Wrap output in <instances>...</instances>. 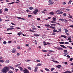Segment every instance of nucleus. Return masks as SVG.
Wrapping results in <instances>:
<instances>
[{"mask_svg": "<svg viewBox=\"0 0 73 73\" xmlns=\"http://www.w3.org/2000/svg\"><path fill=\"white\" fill-rule=\"evenodd\" d=\"M29 9H30V10H32V9H33V7H30Z\"/></svg>", "mask_w": 73, "mask_h": 73, "instance_id": "e433bc0d", "label": "nucleus"}, {"mask_svg": "<svg viewBox=\"0 0 73 73\" xmlns=\"http://www.w3.org/2000/svg\"><path fill=\"white\" fill-rule=\"evenodd\" d=\"M8 73H13V72L11 70H10L8 72Z\"/></svg>", "mask_w": 73, "mask_h": 73, "instance_id": "f704fd0d", "label": "nucleus"}, {"mask_svg": "<svg viewBox=\"0 0 73 73\" xmlns=\"http://www.w3.org/2000/svg\"><path fill=\"white\" fill-rule=\"evenodd\" d=\"M25 46H29V44H25Z\"/></svg>", "mask_w": 73, "mask_h": 73, "instance_id": "4d7b16f0", "label": "nucleus"}, {"mask_svg": "<svg viewBox=\"0 0 73 73\" xmlns=\"http://www.w3.org/2000/svg\"><path fill=\"white\" fill-rule=\"evenodd\" d=\"M37 69H38V68L35 67L34 70L35 72H36L37 71Z\"/></svg>", "mask_w": 73, "mask_h": 73, "instance_id": "1a4fd4ad", "label": "nucleus"}, {"mask_svg": "<svg viewBox=\"0 0 73 73\" xmlns=\"http://www.w3.org/2000/svg\"><path fill=\"white\" fill-rule=\"evenodd\" d=\"M11 42H11V41H9L8 42V43H9V44H11Z\"/></svg>", "mask_w": 73, "mask_h": 73, "instance_id": "680f3d73", "label": "nucleus"}, {"mask_svg": "<svg viewBox=\"0 0 73 73\" xmlns=\"http://www.w3.org/2000/svg\"><path fill=\"white\" fill-rule=\"evenodd\" d=\"M66 57H67L68 58H70V56H69V55H67Z\"/></svg>", "mask_w": 73, "mask_h": 73, "instance_id": "bf43d9fd", "label": "nucleus"}, {"mask_svg": "<svg viewBox=\"0 0 73 73\" xmlns=\"http://www.w3.org/2000/svg\"><path fill=\"white\" fill-rule=\"evenodd\" d=\"M23 72L24 73H28L29 72V71L25 68H24V70H23Z\"/></svg>", "mask_w": 73, "mask_h": 73, "instance_id": "f03ea898", "label": "nucleus"}, {"mask_svg": "<svg viewBox=\"0 0 73 73\" xmlns=\"http://www.w3.org/2000/svg\"><path fill=\"white\" fill-rule=\"evenodd\" d=\"M59 13H60V15H61V14H62V13H63L62 11H61V12L60 11Z\"/></svg>", "mask_w": 73, "mask_h": 73, "instance_id": "6e6d98bb", "label": "nucleus"}, {"mask_svg": "<svg viewBox=\"0 0 73 73\" xmlns=\"http://www.w3.org/2000/svg\"><path fill=\"white\" fill-rule=\"evenodd\" d=\"M56 25L55 24H50V25L51 26H55Z\"/></svg>", "mask_w": 73, "mask_h": 73, "instance_id": "c756f323", "label": "nucleus"}, {"mask_svg": "<svg viewBox=\"0 0 73 73\" xmlns=\"http://www.w3.org/2000/svg\"><path fill=\"white\" fill-rule=\"evenodd\" d=\"M11 23V24H12V25H16V24H15L12 23Z\"/></svg>", "mask_w": 73, "mask_h": 73, "instance_id": "de8ad7c7", "label": "nucleus"}, {"mask_svg": "<svg viewBox=\"0 0 73 73\" xmlns=\"http://www.w3.org/2000/svg\"><path fill=\"white\" fill-rule=\"evenodd\" d=\"M73 60V58H71L70 59V61H72Z\"/></svg>", "mask_w": 73, "mask_h": 73, "instance_id": "8fccbe9b", "label": "nucleus"}, {"mask_svg": "<svg viewBox=\"0 0 73 73\" xmlns=\"http://www.w3.org/2000/svg\"><path fill=\"white\" fill-rule=\"evenodd\" d=\"M7 29V31H11L12 29H14L13 28H8Z\"/></svg>", "mask_w": 73, "mask_h": 73, "instance_id": "423d86ee", "label": "nucleus"}, {"mask_svg": "<svg viewBox=\"0 0 73 73\" xmlns=\"http://www.w3.org/2000/svg\"><path fill=\"white\" fill-rule=\"evenodd\" d=\"M41 65H42V64H41V63H38L36 65V66H41Z\"/></svg>", "mask_w": 73, "mask_h": 73, "instance_id": "2eb2a0df", "label": "nucleus"}, {"mask_svg": "<svg viewBox=\"0 0 73 73\" xmlns=\"http://www.w3.org/2000/svg\"><path fill=\"white\" fill-rule=\"evenodd\" d=\"M17 19H20L21 20H24L25 19L24 18H22L20 17H17Z\"/></svg>", "mask_w": 73, "mask_h": 73, "instance_id": "0eeeda50", "label": "nucleus"}, {"mask_svg": "<svg viewBox=\"0 0 73 73\" xmlns=\"http://www.w3.org/2000/svg\"><path fill=\"white\" fill-rule=\"evenodd\" d=\"M38 12V10L37 9H36L34 11H33V13L34 14H36L37 12Z\"/></svg>", "mask_w": 73, "mask_h": 73, "instance_id": "7ed1b4c3", "label": "nucleus"}, {"mask_svg": "<svg viewBox=\"0 0 73 73\" xmlns=\"http://www.w3.org/2000/svg\"><path fill=\"white\" fill-rule=\"evenodd\" d=\"M29 31V32H33V33H35V31H33V30H31V29H30Z\"/></svg>", "mask_w": 73, "mask_h": 73, "instance_id": "393cba45", "label": "nucleus"}, {"mask_svg": "<svg viewBox=\"0 0 73 73\" xmlns=\"http://www.w3.org/2000/svg\"><path fill=\"white\" fill-rule=\"evenodd\" d=\"M49 14H50V15H54V13L50 12Z\"/></svg>", "mask_w": 73, "mask_h": 73, "instance_id": "cd10ccee", "label": "nucleus"}, {"mask_svg": "<svg viewBox=\"0 0 73 73\" xmlns=\"http://www.w3.org/2000/svg\"><path fill=\"white\" fill-rule=\"evenodd\" d=\"M46 27H50V25L48 24V25H45Z\"/></svg>", "mask_w": 73, "mask_h": 73, "instance_id": "7c9ffc66", "label": "nucleus"}, {"mask_svg": "<svg viewBox=\"0 0 73 73\" xmlns=\"http://www.w3.org/2000/svg\"><path fill=\"white\" fill-rule=\"evenodd\" d=\"M4 62V61L2 60H0V62H2V63H3V62Z\"/></svg>", "mask_w": 73, "mask_h": 73, "instance_id": "bb28decb", "label": "nucleus"}, {"mask_svg": "<svg viewBox=\"0 0 73 73\" xmlns=\"http://www.w3.org/2000/svg\"><path fill=\"white\" fill-rule=\"evenodd\" d=\"M45 69L46 70V71H47L48 72H49V71H50L49 70V69L48 68H45Z\"/></svg>", "mask_w": 73, "mask_h": 73, "instance_id": "4be33fe9", "label": "nucleus"}, {"mask_svg": "<svg viewBox=\"0 0 73 73\" xmlns=\"http://www.w3.org/2000/svg\"><path fill=\"white\" fill-rule=\"evenodd\" d=\"M53 32H57L58 33V31H57V30L54 29V30L53 31Z\"/></svg>", "mask_w": 73, "mask_h": 73, "instance_id": "dca6fc26", "label": "nucleus"}, {"mask_svg": "<svg viewBox=\"0 0 73 73\" xmlns=\"http://www.w3.org/2000/svg\"><path fill=\"white\" fill-rule=\"evenodd\" d=\"M53 19L54 21H56V18H55V17H54L53 18Z\"/></svg>", "mask_w": 73, "mask_h": 73, "instance_id": "5701e85b", "label": "nucleus"}, {"mask_svg": "<svg viewBox=\"0 0 73 73\" xmlns=\"http://www.w3.org/2000/svg\"><path fill=\"white\" fill-rule=\"evenodd\" d=\"M52 61L53 62H56V63H59V62H58L56 61V60H52Z\"/></svg>", "mask_w": 73, "mask_h": 73, "instance_id": "412c9836", "label": "nucleus"}, {"mask_svg": "<svg viewBox=\"0 0 73 73\" xmlns=\"http://www.w3.org/2000/svg\"><path fill=\"white\" fill-rule=\"evenodd\" d=\"M5 33V34H8L9 35H12V33Z\"/></svg>", "mask_w": 73, "mask_h": 73, "instance_id": "473e14b6", "label": "nucleus"}, {"mask_svg": "<svg viewBox=\"0 0 73 73\" xmlns=\"http://www.w3.org/2000/svg\"><path fill=\"white\" fill-rule=\"evenodd\" d=\"M50 28H52V29H55V27H53L52 26H50Z\"/></svg>", "mask_w": 73, "mask_h": 73, "instance_id": "2f4dec72", "label": "nucleus"}, {"mask_svg": "<svg viewBox=\"0 0 73 73\" xmlns=\"http://www.w3.org/2000/svg\"><path fill=\"white\" fill-rule=\"evenodd\" d=\"M60 37H64V38H66V36L65 35H62Z\"/></svg>", "mask_w": 73, "mask_h": 73, "instance_id": "9d476101", "label": "nucleus"}, {"mask_svg": "<svg viewBox=\"0 0 73 73\" xmlns=\"http://www.w3.org/2000/svg\"><path fill=\"white\" fill-rule=\"evenodd\" d=\"M66 72H67L68 73H72V72H71V71L68 70L66 71Z\"/></svg>", "mask_w": 73, "mask_h": 73, "instance_id": "58836bf2", "label": "nucleus"}, {"mask_svg": "<svg viewBox=\"0 0 73 73\" xmlns=\"http://www.w3.org/2000/svg\"><path fill=\"white\" fill-rule=\"evenodd\" d=\"M9 70H10L9 67L6 66L2 69L1 71L3 73H7V72L9 71Z\"/></svg>", "mask_w": 73, "mask_h": 73, "instance_id": "f257e3e1", "label": "nucleus"}, {"mask_svg": "<svg viewBox=\"0 0 73 73\" xmlns=\"http://www.w3.org/2000/svg\"><path fill=\"white\" fill-rule=\"evenodd\" d=\"M72 0H70L68 2V4H70L71 3H72Z\"/></svg>", "mask_w": 73, "mask_h": 73, "instance_id": "f3484780", "label": "nucleus"}, {"mask_svg": "<svg viewBox=\"0 0 73 73\" xmlns=\"http://www.w3.org/2000/svg\"><path fill=\"white\" fill-rule=\"evenodd\" d=\"M11 52L13 53H15L16 52V49H15V48H13V49L12 50Z\"/></svg>", "mask_w": 73, "mask_h": 73, "instance_id": "39448f33", "label": "nucleus"}, {"mask_svg": "<svg viewBox=\"0 0 73 73\" xmlns=\"http://www.w3.org/2000/svg\"><path fill=\"white\" fill-rule=\"evenodd\" d=\"M67 32H69V31H68V29H66L65 30V33H67Z\"/></svg>", "mask_w": 73, "mask_h": 73, "instance_id": "ddd939ff", "label": "nucleus"}, {"mask_svg": "<svg viewBox=\"0 0 73 73\" xmlns=\"http://www.w3.org/2000/svg\"><path fill=\"white\" fill-rule=\"evenodd\" d=\"M42 50V52H47V51H46V50Z\"/></svg>", "mask_w": 73, "mask_h": 73, "instance_id": "a19ab883", "label": "nucleus"}, {"mask_svg": "<svg viewBox=\"0 0 73 73\" xmlns=\"http://www.w3.org/2000/svg\"><path fill=\"white\" fill-rule=\"evenodd\" d=\"M59 21H64V19H59Z\"/></svg>", "mask_w": 73, "mask_h": 73, "instance_id": "aec40b11", "label": "nucleus"}, {"mask_svg": "<svg viewBox=\"0 0 73 73\" xmlns=\"http://www.w3.org/2000/svg\"><path fill=\"white\" fill-rule=\"evenodd\" d=\"M56 35V33H55V32H53L51 34V35H52V36H53L54 35Z\"/></svg>", "mask_w": 73, "mask_h": 73, "instance_id": "a878e982", "label": "nucleus"}, {"mask_svg": "<svg viewBox=\"0 0 73 73\" xmlns=\"http://www.w3.org/2000/svg\"><path fill=\"white\" fill-rule=\"evenodd\" d=\"M14 3H15V2H12L10 3H9V4L11 5V4H14Z\"/></svg>", "mask_w": 73, "mask_h": 73, "instance_id": "72a5a7b5", "label": "nucleus"}, {"mask_svg": "<svg viewBox=\"0 0 73 73\" xmlns=\"http://www.w3.org/2000/svg\"><path fill=\"white\" fill-rule=\"evenodd\" d=\"M56 68H58V69H61V67H59V66H56Z\"/></svg>", "mask_w": 73, "mask_h": 73, "instance_id": "5fc2aeb1", "label": "nucleus"}, {"mask_svg": "<svg viewBox=\"0 0 73 73\" xmlns=\"http://www.w3.org/2000/svg\"><path fill=\"white\" fill-rule=\"evenodd\" d=\"M64 52H68V51L66 50H64Z\"/></svg>", "mask_w": 73, "mask_h": 73, "instance_id": "338daca9", "label": "nucleus"}, {"mask_svg": "<svg viewBox=\"0 0 73 73\" xmlns=\"http://www.w3.org/2000/svg\"><path fill=\"white\" fill-rule=\"evenodd\" d=\"M6 63H9V60H8L5 61Z\"/></svg>", "mask_w": 73, "mask_h": 73, "instance_id": "c85d7f7f", "label": "nucleus"}, {"mask_svg": "<svg viewBox=\"0 0 73 73\" xmlns=\"http://www.w3.org/2000/svg\"><path fill=\"white\" fill-rule=\"evenodd\" d=\"M33 34L34 35V36H36V37H38V36H40V35H39L36 34L34 33Z\"/></svg>", "mask_w": 73, "mask_h": 73, "instance_id": "4468645a", "label": "nucleus"}, {"mask_svg": "<svg viewBox=\"0 0 73 73\" xmlns=\"http://www.w3.org/2000/svg\"><path fill=\"white\" fill-rule=\"evenodd\" d=\"M25 61H26V62H29V61H31L30 60H28L26 61V60H25Z\"/></svg>", "mask_w": 73, "mask_h": 73, "instance_id": "09e8293b", "label": "nucleus"}, {"mask_svg": "<svg viewBox=\"0 0 73 73\" xmlns=\"http://www.w3.org/2000/svg\"><path fill=\"white\" fill-rule=\"evenodd\" d=\"M65 44H69V43L68 42H66L65 43H64Z\"/></svg>", "mask_w": 73, "mask_h": 73, "instance_id": "a18cd8bd", "label": "nucleus"}, {"mask_svg": "<svg viewBox=\"0 0 73 73\" xmlns=\"http://www.w3.org/2000/svg\"><path fill=\"white\" fill-rule=\"evenodd\" d=\"M59 44H65V42H59Z\"/></svg>", "mask_w": 73, "mask_h": 73, "instance_id": "6ab92c4d", "label": "nucleus"}, {"mask_svg": "<svg viewBox=\"0 0 73 73\" xmlns=\"http://www.w3.org/2000/svg\"><path fill=\"white\" fill-rule=\"evenodd\" d=\"M14 27V26H10V28H13Z\"/></svg>", "mask_w": 73, "mask_h": 73, "instance_id": "69168bd1", "label": "nucleus"}, {"mask_svg": "<svg viewBox=\"0 0 73 73\" xmlns=\"http://www.w3.org/2000/svg\"><path fill=\"white\" fill-rule=\"evenodd\" d=\"M2 21H3V19L1 18H0V22Z\"/></svg>", "mask_w": 73, "mask_h": 73, "instance_id": "0e129e2a", "label": "nucleus"}, {"mask_svg": "<svg viewBox=\"0 0 73 73\" xmlns=\"http://www.w3.org/2000/svg\"><path fill=\"white\" fill-rule=\"evenodd\" d=\"M21 33H20V32H19V33H18L17 35L18 36H21V34H20Z\"/></svg>", "mask_w": 73, "mask_h": 73, "instance_id": "79ce46f5", "label": "nucleus"}, {"mask_svg": "<svg viewBox=\"0 0 73 73\" xmlns=\"http://www.w3.org/2000/svg\"><path fill=\"white\" fill-rule=\"evenodd\" d=\"M63 15L64 16H66V13H64L63 14Z\"/></svg>", "mask_w": 73, "mask_h": 73, "instance_id": "37998d69", "label": "nucleus"}, {"mask_svg": "<svg viewBox=\"0 0 73 73\" xmlns=\"http://www.w3.org/2000/svg\"><path fill=\"white\" fill-rule=\"evenodd\" d=\"M5 11H8V9L7 8L5 9Z\"/></svg>", "mask_w": 73, "mask_h": 73, "instance_id": "603ef678", "label": "nucleus"}, {"mask_svg": "<svg viewBox=\"0 0 73 73\" xmlns=\"http://www.w3.org/2000/svg\"><path fill=\"white\" fill-rule=\"evenodd\" d=\"M64 54H65L66 55H68V53L67 52H64Z\"/></svg>", "mask_w": 73, "mask_h": 73, "instance_id": "c03bdc74", "label": "nucleus"}, {"mask_svg": "<svg viewBox=\"0 0 73 73\" xmlns=\"http://www.w3.org/2000/svg\"><path fill=\"white\" fill-rule=\"evenodd\" d=\"M67 40H71V38H68V39Z\"/></svg>", "mask_w": 73, "mask_h": 73, "instance_id": "052dcab7", "label": "nucleus"}, {"mask_svg": "<svg viewBox=\"0 0 73 73\" xmlns=\"http://www.w3.org/2000/svg\"><path fill=\"white\" fill-rule=\"evenodd\" d=\"M60 46H61V47H62V48H66V47H65V46H64V45H63L60 44Z\"/></svg>", "mask_w": 73, "mask_h": 73, "instance_id": "9b49d317", "label": "nucleus"}, {"mask_svg": "<svg viewBox=\"0 0 73 73\" xmlns=\"http://www.w3.org/2000/svg\"><path fill=\"white\" fill-rule=\"evenodd\" d=\"M62 4H63V5H65V4H66V3L64 2Z\"/></svg>", "mask_w": 73, "mask_h": 73, "instance_id": "e2e57ef3", "label": "nucleus"}, {"mask_svg": "<svg viewBox=\"0 0 73 73\" xmlns=\"http://www.w3.org/2000/svg\"><path fill=\"white\" fill-rule=\"evenodd\" d=\"M70 27L71 28H73V25H70Z\"/></svg>", "mask_w": 73, "mask_h": 73, "instance_id": "774afa93", "label": "nucleus"}, {"mask_svg": "<svg viewBox=\"0 0 73 73\" xmlns=\"http://www.w3.org/2000/svg\"><path fill=\"white\" fill-rule=\"evenodd\" d=\"M27 68L28 69H29V70H32V68L29 66Z\"/></svg>", "mask_w": 73, "mask_h": 73, "instance_id": "b1692460", "label": "nucleus"}, {"mask_svg": "<svg viewBox=\"0 0 73 73\" xmlns=\"http://www.w3.org/2000/svg\"><path fill=\"white\" fill-rule=\"evenodd\" d=\"M9 66V67L11 69H12L13 70H14V68H13V67H12L11 66Z\"/></svg>", "mask_w": 73, "mask_h": 73, "instance_id": "f8f14e48", "label": "nucleus"}, {"mask_svg": "<svg viewBox=\"0 0 73 73\" xmlns=\"http://www.w3.org/2000/svg\"><path fill=\"white\" fill-rule=\"evenodd\" d=\"M36 62H40V60L37 59L36 60Z\"/></svg>", "mask_w": 73, "mask_h": 73, "instance_id": "c9c22d12", "label": "nucleus"}, {"mask_svg": "<svg viewBox=\"0 0 73 73\" xmlns=\"http://www.w3.org/2000/svg\"><path fill=\"white\" fill-rule=\"evenodd\" d=\"M2 10V9H1L0 10V14L2 13V11H1Z\"/></svg>", "mask_w": 73, "mask_h": 73, "instance_id": "13d9d810", "label": "nucleus"}, {"mask_svg": "<svg viewBox=\"0 0 73 73\" xmlns=\"http://www.w3.org/2000/svg\"><path fill=\"white\" fill-rule=\"evenodd\" d=\"M65 20V22L66 23H67L68 22V21L67 20H66V19H64Z\"/></svg>", "mask_w": 73, "mask_h": 73, "instance_id": "ea45409f", "label": "nucleus"}, {"mask_svg": "<svg viewBox=\"0 0 73 73\" xmlns=\"http://www.w3.org/2000/svg\"><path fill=\"white\" fill-rule=\"evenodd\" d=\"M3 44H7V42H6L5 41H4L3 42Z\"/></svg>", "mask_w": 73, "mask_h": 73, "instance_id": "864d4df0", "label": "nucleus"}, {"mask_svg": "<svg viewBox=\"0 0 73 73\" xmlns=\"http://www.w3.org/2000/svg\"><path fill=\"white\" fill-rule=\"evenodd\" d=\"M20 65V64H18L17 65H15V66L16 67H17L18 66H19Z\"/></svg>", "mask_w": 73, "mask_h": 73, "instance_id": "49530a36", "label": "nucleus"}, {"mask_svg": "<svg viewBox=\"0 0 73 73\" xmlns=\"http://www.w3.org/2000/svg\"><path fill=\"white\" fill-rule=\"evenodd\" d=\"M53 70H54V68H52L51 69V70L52 72Z\"/></svg>", "mask_w": 73, "mask_h": 73, "instance_id": "4c0bfd02", "label": "nucleus"}, {"mask_svg": "<svg viewBox=\"0 0 73 73\" xmlns=\"http://www.w3.org/2000/svg\"><path fill=\"white\" fill-rule=\"evenodd\" d=\"M68 47L70 49H73V48L72 47L68 46Z\"/></svg>", "mask_w": 73, "mask_h": 73, "instance_id": "3c124183", "label": "nucleus"}, {"mask_svg": "<svg viewBox=\"0 0 73 73\" xmlns=\"http://www.w3.org/2000/svg\"><path fill=\"white\" fill-rule=\"evenodd\" d=\"M48 2L49 3H50L49 4V5H52V4H53L54 3V2H52V1L51 0H49L48 1Z\"/></svg>", "mask_w": 73, "mask_h": 73, "instance_id": "20e7f679", "label": "nucleus"}, {"mask_svg": "<svg viewBox=\"0 0 73 73\" xmlns=\"http://www.w3.org/2000/svg\"><path fill=\"white\" fill-rule=\"evenodd\" d=\"M19 69H20V70H21V71H23V68H22V67H20Z\"/></svg>", "mask_w": 73, "mask_h": 73, "instance_id": "a211bd4d", "label": "nucleus"}, {"mask_svg": "<svg viewBox=\"0 0 73 73\" xmlns=\"http://www.w3.org/2000/svg\"><path fill=\"white\" fill-rule=\"evenodd\" d=\"M55 48H57L58 50H63V48L61 47L57 48L56 47Z\"/></svg>", "mask_w": 73, "mask_h": 73, "instance_id": "6e6552de", "label": "nucleus"}]
</instances>
